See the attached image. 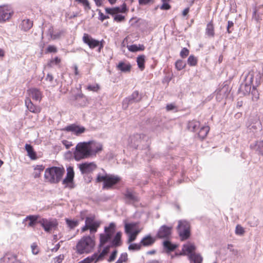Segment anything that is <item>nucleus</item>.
Here are the masks:
<instances>
[{
    "label": "nucleus",
    "instance_id": "obj_1",
    "mask_svg": "<svg viewBox=\"0 0 263 263\" xmlns=\"http://www.w3.org/2000/svg\"><path fill=\"white\" fill-rule=\"evenodd\" d=\"M115 230L116 224L114 222L110 223L108 226L104 228V232L100 234L99 249L103 247L107 242H110L111 247H117L121 246L122 242L121 232H118L112 239Z\"/></svg>",
    "mask_w": 263,
    "mask_h": 263
},
{
    "label": "nucleus",
    "instance_id": "obj_41",
    "mask_svg": "<svg viewBox=\"0 0 263 263\" xmlns=\"http://www.w3.org/2000/svg\"><path fill=\"white\" fill-rule=\"evenodd\" d=\"M141 247L142 246L140 242L139 243H132L131 242L130 243V245L128 246V249L129 251H139L141 249Z\"/></svg>",
    "mask_w": 263,
    "mask_h": 263
},
{
    "label": "nucleus",
    "instance_id": "obj_47",
    "mask_svg": "<svg viewBox=\"0 0 263 263\" xmlns=\"http://www.w3.org/2000/svg\"><path fill=\"white\" fill-rule=\"evenodd\" d=\"M100 226V222L97 221H95L93 223L89 228L90 230V232L91 233H95L97 231L98 228Z\"/></svg>",
    "mask_w": 263,
    "mask_h": 263
},
{
    "label": "nucleus",
    "instance_id": "obj_61",
    "mask_svg": "<svg viewBox=\"0 0 263 263\" xmlns=\"http://www.w3.org/2000/svg\"><path fill=\"white\" fill-rule=\"evenodd\" d=\"M99 19L101 20V21H103L104 20L108 18L109 16L107 15H104L103 13L101 12V11L100 10L99 12Z\"/></svg>",
    "mask_w": 263,
    "mask_h": 263
},
{
    "label": "nucleus",
    "instance_id": "obj_52",
    "mask_svg": "<svg viewBox=\"0 0 263 263\" xmlns=\"http://www.w3.org/2000/svg\"><path fill=\"white\" fill-rule=\"evenodd\" d=\"M99 85L97 84L93 85H88V86H87V90L95 92L97 91L99 89Z\"/></svg>",
    "mask_w": 263,
    "mask_h": 263
},
{
    "label": "nucleus",
    "instance_id": "obj_4",
    "mask_svg": "<svg viewBox=\"0 0 263 263\" xmlns=\"http://www.w3.org/2000/svg\"><path fill=\"white\" fill-rule=\"evenodd\" d=\"M195 249L196 247L193 243L187 242L183 246V253L181 254L187 255L191 263H202L203 258L199 254L194 252Z\"/></svg>",
    "mask_w": 263,
    "mask_h": 263
},
{
    "label": "nucleus",
    "instance_id": "obj_29",
    "mask_svg": "<svg viewBox=\"0 0 263 263\" xmlns=\"http://www.w3.org/2000/svg\"><path fill=\"white\" fill-rule=\"evenodd\" d=\"M109 250V246H107L104 248L103 250L100 254L98 253H95L94 254H96V258L98 261L103 260L104 257L108 253Z\"/></svg>",
    "mask_w": 263,
    "mask_h": 263
},
{
    "label": "nucleus",
    "instance_id": "obj_39",
    "mask_svg": "<svg viewBox=\"0 0 263 263\" xmlns=\"http://www.w3.org/2000/svg\"><path fill=\"white\" fill-rule=\"evenodd\" d=\"M61 59L59 58L58 57L51 59L47 63L46 67H52L54 65H57L59 64V63L61 62Z\"/></svg>",
    "mask_w": 263,
    "mask_h": 263
},
{
    "label": "nucleus",
    "instance_id": "obj_49",
    "mask_svg": "<svg viewBox=\"0 0 263 263\" xmlns=\"http://www.w3.org/2000/svg\"><path fill=\"white\" fill-rule=\"evenodd\" d=\"M170 0H161L162 2V5L160 6V9L161 10H168L170 9L171 6L168 4V2Z\"/></svg>",
    "mask_w": 263,
    "mask_h": 263
},
{
    "label": "nucleus",
    "instance_id": "obj_64",
    "mask_svg": "<svg viewBox=\"0 0 263 263\" xmlns=\"http://www.w3.org/2000/svg\"><path fill=\"white\" fill-rule=\"evenodd\" d=\"M47 34H48V35H49L50 36L51 38L52 36H53V34H54V31H53V28L52 27H50L48 29V31H47Z\"/></svg>",
    "mask_w": 263,
    "mask_h": 263
},
{
    "label": "nucleus",
    "instance_id": "obj_59",
    "mask_svg": "<svg viewBox=\"0 0 263 263\" xmlns=\"http://www.w3.org/2000/svg\"><path fill=\"white\" fill-rule=\"evenodd\" d=\"M62 144L65 146L66 149H69L72 146V142L68 141L67 140H63L62 141Z\"/></svg>",
    "mask_w": 263,
    "mask_h": 263
},
{
    "label": "nucleus",
    "instance_id": "obj_9",
    "mask_svg": "<svg viewBox=\"0 0 263 263\" xmlns=\"http://www.w3.org/2000/svg\"><path fill=\"white\" fill-rule=\"evenodd\" d=\"M38 223L42 226L46 232H50L52 230H57L58 226L57 219L52 218H42L38 221Z\"/></svg>",
    "mask_w": 263,
    "mask_h": 263
},
{
    "label": "nucleus",
    "instance_id": "obj_36",
    "mask_svg": "<svg viewBox=\"0 0 263 263\" xmlns=\"http://www.w3.org/2000/svg\"><path fill=\"white\" fill-rule=\"evenodd\" d=\"M145 57L144 55L138 56L137 58V62L139 68L143 70L144 69V63H145Z\"/></svg>",
    "mask_w": 263,
    "mask_h": 263
},
{
    "label": "nucleus",
    "instance_id": "obj_42",
    "mask_svg": "<svg viewBox=\"0 0 263 263\" xmlns=\"http://www.w3.org/2000/svg\"><path fill=\"white\" fill-rule=\"evenodd\" d=\"M255 147L256 151H258L261 155H263V141L256 142Z\"/></svg>",
    "mask_w": 263,
    "mask_h": 263
},
{
    "label": "nucleus",
    "instance_id": "obj_63",
    "mask_svg": "<svg viewBox=\"0 0 263 263\" xmlns=\"http://www.w3.org/2000/svg\"><path fill=\"white\" fill-rule=\"evenodd\" d=\"M227 249L229 250L231 252H233L234 255H237L238 253V251L237 250H235L233 248V246L231 244H229L227 246Z\"/></svg>",
    "mask_w": 263,
    "mask_h": 263
},
{
    "label": "nucleus",
    "instance_id": "obj_11",
    "mask_svg": "<svg viewBox=\"0 0 263 263\" xmlns=\"http://www.w3.org/2000/svg\"><path fill=\"white\" fill-rule=\"evenodd\" d=\"M141 99V96L139 94L138 91H135L128 98H125L123 101V107L126 109L129 104L133 103L138 102Z\"/></svg>",
    "mask_w": 263,
    "mask_h": 263
},
{
    "label": "nucleus",
    "instance_id": "obj_45",
    "mask_svg": "<svg viewBox=\"0 0 263 263\" xmlns=\"http://www.w3.org/2000/svg\"><path fill=\"white\" fill-rule=\"evenodd\" d=\"M128 259V255L127 253H122L117 261L115 263H123L125 262Z\"/></svg>",
    "mask_w": 263,
    "mask_h": 263
},
{
    "label": "nucleus",
    "instance_id": "obj_58",
    "mask_svg": "<svg viewBox=\"0 0 263 263\" xmlns=\"http://www.w3.org/2000/svg\"><path fill=\"white\" fill-rule=\"evenodd\" d=\"M47 52H57V48L53 45H49L47 48Z\"/></svg>",
    "mask_w": 263,
    "mask_h": 263
},
{
    "label": "nucleus",
    "instance_id": "obj_26",
    "mask_svg": "<svg viewBox=\"0 0 263 263\" xmlns=\"http://www.w3.org/2000/svg\"><path fill=\"white\" fill-rule=\"evenodd\" d=\"M32 25L33 22L31 21L29 19H24L22 21L20 27L24 31H27L32 27Z\"/></svg>",
    "mask_w": 263,
    "mask_h": 263
},
{
    "label": "nucleus",
    "instance_id": "obj_33",
    "mask_svg": "<svg viewBox=\"0 0 263 263\" xmlns=\"http://www.w3.org/2000/svg\"><path fill=\"white\" fill-rule=\"evenodd\" d=\"M145 138V136L144 135L137 134L132 136L130 138L131 142L136 145L137 143L141 141L142 139L144 140Z\"/></svg>",
    "mask_w": 263,
    "mask_h": 263
},
{
    "label": "nucleus",
    "instance_id": "obj_10",
    "mask_svg": "<svg viewBox=\"0 0 263 263\" xmlns=\"http://www.w3.org/2000/svg\"><path fill=\"white\" fill-rule=\"evenodd\" d=\"M13 13V10L9 5L0 6V22H4L10 18Z\"/></svg>",
    "mask_w": 263,
    "mask_h": 263
},
{
    "label": "nucleus",
    "instance_id": "obj_19",
    "mask_svg": "<svg viewBox=\"0 0 263 263\" xmlns=\"http://www.w3.org/2000/svg\"><path fill=\"white\" fill-rule=\"evenodd\" d=\"M28 93L30 97L36 101H40L42 99V92L37 88H31L29 89L28 90Z\"/></svg>",
    "mask_w": 263,
    "mask_h": 263
},
{
    "label": "nucleus",
    "instance_id": "obj_3",
    "mask_svg": "<svg viewBox=\"0 0 263 263\" xmlns=\"http://www.w3.org/2000/svg\"><path fill=\"white\" fill-rule=\"evenodd\" d=\"M64 173V168L52 167L45 170L44 176L47 181L57 183L61 180Z\"/></svg>",
    "mask_w": 263,
    "mask_h": 263
},
{
    "label": "nucleus",
    "instance_id": "obj_23",
    "mask_svg": "<svg viewBox=\"0 0 263 263\" xmlns=\"http://www.w3.org/2000/svg\"><path fill=\"white\" fill-rule=\"evenodd\" d=\"M25 105L30 112L36 114L41 111L40 108L39 106H35L29 98H27L25 100Z\"/></svg>",
    "mask_w": 263,
    "mask_h": 263
},
{
    "label": "nucleus",
    "instance_id": "obj_60",
    "mask_svg": "<svg viewBox=\"0 0 263 263\" xmlns=\"http://www.w3.org/2000/svg\"><path fill=\"white\" fill-rule=\"evenodd\" d=\"M124 19V16L121 14H117L114 16V20L117 22H121Z\"/></svg>",
    "mask_w": 263,
    "mask_h": 263
},
{
    "label": "nucleus",
    "instance_id": "obj_30",
    "mask_svg": "<svg viewBox=\"0 0 263 263\" xmlns=\"http://www.w3.org/2000/svg\"><path fill=\"white\" fill-rule=\"evenodd\" d=\"M65 221L68 227L70 229H73L77 227L79 222V220H78L69 218H66Z\"/></svg>",
    "mask_w": 263,
    "mask_h": 263
},
{
    "label": "nucleus",
    "instance_id": "obj_37",
    "mask_svg": "<svg viewBox=\"0 0 263 263\" xmlns=\"http://www.w3.org/2000/svg\"><path fill=\"white\" fill-rule=\"evenodd\" d=\"M96 256V254H93L91 256L85 258L83 260L79 261L78 263H91L92 262L96 263L98 261Z\"/></svg>",
    "mask_w": 263,
    "mask_h": 263
},
{
    "label": "nucleus",
    "instance_id": "obj_31",
    "mask_svg": "<svg viewBox=\"0 0 263 263\" xmlns=\"http://www.w3.org/2000/svg\"><path fill=\"white\" fill-rule=\"evenodd\" d=\"M127 48L131 52H136L138 51H143L144 50V46L143 45H132L127 46Z\"/></svg>",
    "mask_w": 263,
    "mask_h": 263
},
{
    "label": "nucleus",
    "instance_id": "obj_18",
    "mask_svg": "<svg viewBox=\"0 0 263 263\" xmlns=\"http://www.w3.org/2000/svg\"><path fill=\"white\" fill-rule=\"evenodd\" d=\"M0 263H24L18 260L16 256L12 254H7L0 260Z\"/></svg>",
    "mask_w": 263,
    "mask_h": 263
},
{
    "label": "nucleus",
    "instance_id": "obj_54",
    "mask_svg": "<svg viewBox=\"0 0 263 263\" xmlns=\"http://www.w3.org/2000/svg\"><path fill=\"white\" fill-rule=\"evenodd\" d=\"M75 98V100L77 101V102L81 105H83V104L82 103H79V101L80 100H83V101H84L85 99V97L84 96V95L82 94V93H79V94H78L77 95L75 96L74 97Z\"/></svg>",
    "mask_w": 263,
    "mask_h": 263
},
{
    "label": "nucleus",
    "instance_id": "obj_44",
    "mask_svg": "<svg viewBox=\"0 0 263 263\" xmlns=\"http://www.w3.org/2000/svg\"><path fill=\"white\" fill-rule=\"evenodd\" d=\"M75 1L82 4L85 11H88L90 9V6L88 0H75Z\"/></svg>",
    "mask_w": 263,
    "mask_h": 263
},
{
    "label": "nucleus",
    "instance_id": "obj_50",
    "mask_svg": "<svg viewBox=\"0 0 263 263\" xmlns=\"http://www.w3.org/2000/svg\"><path fill=\"white\" fill-rule=\"evenodd\" d=\"M166 109L167 111H176L177 110V107L174 103H170L167 104Z\"/></svg>",
    "mask_w": 263,
    "mask_h": 263
},
{
    "label": "nucleus",
    "instance_id": "obj_56",
    "mask_svg": "<svg viewBox=\"0 0 263 263\" xmlns=\"http://www.w3.org/2000/svg\"><path fill=\"white\" fill-rule=\"evenodd\" d=\"M95 221L93 217H87L85 219V224L89 228Z\"/></svg>",
    "mask_w": 263,
    "mask_h": 263
},
{
    "label": "nucleus",
    "instance_id": "obj_35",
    "mask_svg": "<svg viewBox=\"0 0 263 263\" xmlns=\"http://www.w3.org/2000/svg\"><path fill=\"white\" fill-rule=\"evenodd\" d=\"M44 166L43 165H37L34 166V172L33 176L35 178L40 177L41 173L44 170Z\"/></svg>",
    "mask_w": 263,
    "mask_h": 263
},
{
    "label": "nucleus",
    "instance_id": "obj_34",
    "mask_svg": "<svg viewBox=\"0 0 263 263\" xmlns=\"http://www.w3.org/2000/svg\"><path fill=\"white\" fill-rule=\"evenodd\" d=\"M210 128L208 126H204L202 127L199 133L198 136L201 139H204L207 136V134L209 131Z\"/></svg>",
    "mask_w": 263,
    "mask_h": 263
},
{
    "label": "nucleus",
    "instance_id": "obj_5",
    "mask_svg": "<svg viewBox=\"0 0 263 263\" xmlns=\"http://www.w3.org/2000/svg\"><path fill=\"white\" fill-rule=\"evenodd\" d=\"M90 155L88 142H80L76 147L74 157L76 160L79 161L87 158Z\"/></svg>",
    "mask_w": 263,
    "mask_h": 263
},
{
    "label": "nucleus",
    "instance_id": "obj_16",
    "mask_svg": "<svg viewBox=\"0 0 263 263\" xmlns=\"http://www.w3.org/2000/svg\"><path fill=\"white\" fill-rule=\"evenodd\" d=\"M88 143L91 156L96 155L97 153L102 150V145L100 143L93 141H89Z\"/></svg>",
    "mask_w": 263,
    "mask_h": 263
},
{
    "label": "nucleus",
    "instance_id": "obj_53",
    "mask_svg": "<svg viewBox=\"0 0 263 263\" xmlns=\"http://www.w3.org/2000/svg\"><path fill=\"white\" fill-rule=\"evenodd\" d=\"M64 258V255L61 254L53 258V263H61L63 260Z\"/></svg>",
    "mask_w": 263,
    "mask_h": 263
},
{
    "label": "nucleus",
    "instance_id": "obj_57",
    "mask_svg": "<svg viewBox=\"0 0 263 263\" xmlns=\"http://www.w3.org/2000/svg\"><path fill=\"white\" fill-rule=\"evenodd\" d=\"M189 50L186 48H183L181 50L180 55L182 58H184L189 55Z\"/></svg>",
    "mask_w": 263,
    "mask_h": 263
},
{
    "label": "nucleus",
    "instance_id": "obj_12",
    "mask_svg": "<svg viewBox=\"0 0 263 263\" xmlns=\"http://www.w3.org/2000/svg\"><path fill=\"white\" fill-rule=\"evenodd\" d=\"M172 230V226L163 225L159 228L157 236L159 238L168 239L171 235Z\"/></svg>",
    "mask_w": 263,
    "mask_h": 263
},
{
    "label": "nucleus",
    "instance_id": "obj_25",
    "mask_svg": "<svg viewBox=\"0 0 263 263\" xmlns=\"http://www.w3.org/2000/svg\"><path fill=\"white\" fill-rule=\"evenodd\" d=\"M25 149L27 152V155L31 160H36L37 159L36 153L33 150L32 146L30 144H25Z\"/></svg>",
    "mask_w": 263,
    "mask_h": 263
},
{
    "label": "nucleus",
    "instance_id": "obj_38",
    "mask_svg": "<svg viewBox=\"0 0 263 263\" xmlns=\"http://www.w3.org/2000/svg\"><path fill=\"white\" fill-rule=\"evenodd\" d=\"M37 219V216L35 215H29L27 216L24 220L23 222L24 223L26 221L29 220V227H33L35 222Z\"/></svg>",
    "mask_w": 263,
    "mask_h": 263
},
{
    "label": "nucleus",
    "instance_id": "obj_55",
    "mask_svg": "<svg viewBox=\"0 0 263 263\" xmlns=\"http://www.w3.org/2000/svg\"><path fill=\"white\" fill-rule=\"evenodd\" d=\"M118 251L117 250H114L111 254H110L109 258L108 259V262H112L116 258L117 255Z\"/></svg>",
    "mask_w": 263,
    "mask_h": 263
},
{
    "label": "nucleus",
    "instance_id": "obj_62",
    "mask_svg": "<svg viewBox=\"0 0 263 263\" xmlns=\"http://www.w3.org/2000/svg\"><path fill=\"white\" fill-rule=\"evenodd\" d=\"M32 252L33 254L36 255L39 252V249L36 245L33 244L31 245Z\"/></svg>",
    "mask_w": 263,
    "mask_h": 263
},
{
    "label": "nucleus",
    "instance_id": "obj_51",
    "mask_svg": "<svg viewBox=\"0 0 263 263\" xmlns=\"http://www.w3.org/2000/svg\"><path fill=\"white\" fill-rule=\"evenodd\" d=\"M244 233V229L241 226L237 225L235 229V233L237 235H242Z\"/></svg>",
    "mask_w": 263,
    "mask_h": 263
},
{
    "label": "nucleus",
    "instance_id": "obj_28",
    "mask_svg": "<svg viewBox=\"0 0 263 263\" xmlns=\"http://www.w3.org/2000/svg\"><path fill=\"white\" fill-rule=\"evenodd\" d=\"M163 245L164 248L168 252L173 251L177 248L176 245L172 243L169 240L164 241Z\"/></svg>",
    "mask_w": 263,
    "mask_h": 263
},
{
    "label": "nucleus",
    "instance_id": "obj_14",
    "mask_svg": "<svg viewBox=\"0 0 263 263\" xmlns=\"http://www.w3.org/2000/svg\"><path fill=\"white\" fill-rule=\"evenodd\" d=\"M83 41L87 44L91 49H93L98 47L100 44L101 41L93 39L90 35L87 33H84L83 36Z\"/></svg>",
    "mask_w": 263,
    "mask_h": 263
},
{
    "label": "nucleus",
    "instance_id": "obj_48",
    "mask_svg": "<svg viewBox=\"0 0 263 263\" xmlns=\"http://www.w3.org/2000/svg\"><path fill=\"white\" fill-rule=\"evenodd\" d=\"M187 63L191 66H195L197 64V59L194 55H190L187 59Z\"/></svg>",
    "mask_w": 263,
    "mask_h": 263
},
{
    "label": "nucleus",
    "instance_id": "obj_40",
    "mask_svg": "<svg viewBox=\"0 0 263 263\" xmlns=\"http://www.w3.org/2000/svg\"><path fill=\"white\" fill-rule=\"evenodd\" d=\"M45 80L49 83L50 86L52 87H54L57 84V80L54 81L53 77L50 73L47 74Z\"/></svg>",
    "mask_w": 263,
    "mask_h": 263
},
{
    "label": "nucleus",
    "instance_id": "obj_2",
    "mask_svg": "<svg viewBox=\"0 0 263 263\" xmlns=\"http://www.w3.org/2000/svg\"><path fill=\"white\" fill-rule=\"evenodd\" d=\"M95 246V240L89 236L82 237L76 246V252L79 254H88L92 251Z\"/></svg>",
    "mask_w": 263,
    "mask_h": 263
},
{
    "label": "nucleus",
    "instance_id": "obj_43",
    "mask_svg": "<svg viewBox=\"0 0 263 263\" xmlns=\"http://www.w3.org/2000/svg\"><path fill=\"white\" fill-rule=\"evenodd\" d=\"M114 8V14L118 13H124L126 11L125 4L122 5L121 7H115Z\"/></svg>",
    "mask_w": 263,
    "mask_h": 263
},
{
    "label": "nucleus",
    "instance_id": "obj_32",
    "mask_svg": "<svg viewBox=\"0 0 263 263\" xmlns=\"http://www.w3.org/2000/svg\"><path fill=\"white\" fill-rule=\"evenodd\" d=\"M206 34L209 37H213L214 36V28L211 22L209 23L206 25Z\"/></svg>",
    "mask_w": 263,
    "mask_h": 263
},
{
    "label": "nucleus",
    "instance_id": "obj_22",
    "mask_svg": "<svg viewBox=\"0 0 263 263\" xmlns=\"http://www.w3.org/2000/svg\"><path fill=\"white\" fill-rule=\"evenodd\" d=\"M117 68L122 72H128L131 70L132 65L127 61H120L117 65Z\"/></svg>",
    "mask_w": 263,
    "mask_h": 263
},
{
    "label": "nucleus",
    "instance_id": "obj_7",
    "mask_svg": "<svg viewBox=\"0 0 263 263\" xmlns=\"http://www.w3.org/2000/svg\"><path fill=\"white\" fill-rule=\"evenodd\" d=\"M119 180L120 178L118 176L109 174H106L104 176L99 174L97 178V182L103 181V188L105 189L111 188L114 185L119 182Z\"/></svg>",
    "mask_w": 263,
    "mask_h": 263
},
{
    "label": "nucleus",
    "instance_id": "obj_20",
    "mask_svg": "<svg viewBox=\"0 0 263 263\" xmlns=\"http://www.w3.org/2000/svg\"><path fill=\"white\" fill-rule=\"evenodd\" d=\"M64 130L67 132H71L76 135H79L84 133L85 130V128L84 127H81L74 124H72L66 126Z\"/></svg>",
    "mask_w": 263,
    "mask_h": 263
},
{
    "label": "nucleus",
    "instance_id": "obj_24",
    "mask_svg": "<svg viewBox=\"0 0 263 263\" xmlns=\"http://www.w3.org/2000/svg\"><path fill=\"white\" fill-rule=\"evenodd\" d=\"M155 241V238L150 235H147L143 237L140 241L142 246L148 247L152 245Z\"/></svg>",
    "mask_w": 263,
    "mask_h": 263
},
{
    "label": "nucleus",
    "instance_id": "obj_13",
    "mask_svg": "<svg viewBox=\"0 0 263 263\" xmlns=\"http://www.w3.org/2000/svg\"><path fill=\"white\" fill-rule=\"evenodd\" d=\"M79 168L82 174H87L95 171L97 168V166L93 162H85L79 164Z\"/></svg>",
    "mask_w": 263,
    "mask_h": 263
},
{
    "label": "nucleus",
    "instance_id": "obj_15",
    "mask_svg": "<svg viewBox=\"0 0 263 263\" xmlns=\"http://www.w3.org/2000/svg\"><path fill=\"white\" fill-rule=\"evenodd\" d=\"M229 88L227 85L217 89L216 91V98L217 101H221L223 99L226 98L229 93Z\"/></svg>",
    "mask_w": 263,
    "mask_h": 263
},
{
    "label": "nucleus",
    "instance_id": "obj_17",
    "mask_svg": "<svg viewBox=\"0 0 263 263\" xmlns=\"http://www.w3.org/2000/svg\"><path fill=\"white\" fill-rule=\"evenodd\" d=\"M125 200L126 203L134 204L139 199L136 194L130 190H127L125 194Z\"/></svg>",
    "mask_w": 263,
    "mask_h": 263
},
{
    "label": "nucleus",
    "instance_id": "obj_21",
    "mask_svg": "<svg viewBox=\"0 0 263 263\" xmlns=\"http://www.w3.org/2000/svg\"><path fill=\"white\" fill-rule=\"evenodd\" d=\"M74 177V171L73 168L69 166L67 169V174L65 178L63 180L62 183L66 186L70 183L72 182Z\"/></svg>",
    "mask_w": 263,
    "mask_h": 263
},
{
    "label": "nucleus",
    "instance_id": "obj_8",
    "mask_svg": "<svg viewBox=\"0 0 263 263\" xmlns=\"http://www.w3.org/2000/svg\"><path fill=\"white\" fill-rule=\"evenodd\" d=\"M177 231L181 240L187 239L190 236V224L186 220L178 221Z\"/></svg>",
    "mask_w": 263,
    "mask_h": 263
},
{
    "label": "nucleus",
    "instance_id": "obj_46",
    "mask_svg": "<svg viewBox=\"0 0 263 263\" xmlns=\"http://www.w3.org/2000/svg\"><path fill=\"white\" fill-rule=\"evenodd\" d=\"M175 66L178 70H181L185 66V63L182 60H177L175 63Z\"/></svg>",
    "mask_w": 263,
    "mask_h": 263
},
{
    "label": "nucleus",
    "instance_id": "obj_27",
    "mask_svg": "<svg viewBox=\"0 0 263 263\" xmlns=\"http://www.w3.org/2000/svg\"><path fill=\"white\" fill-rule=\"evenodd\" d=\"M199 122L196 120L190 121L187 125L189 129L193 132H196L197 130L199 128Z\"/></svg>",
    "mask_w": 263,
    "mask_h": 263
},
{
    "label": "nucleus",
    "instance_id": "obj_6",
    "mask_svg": "<svg viewBox=\"0 0 263 263\" xmlns=\"http://www.w3.org/2000/svg\"><path fill=\"white\" fill-rule=\"evenodd\" d=\"M136 222L127 223L124 222L125 232L128 235L127 243H130L135 241L140 230L137 229Z\"/></svg>",
    "mask_w": 263,
    "mask_h": 263
}]
</instances>
